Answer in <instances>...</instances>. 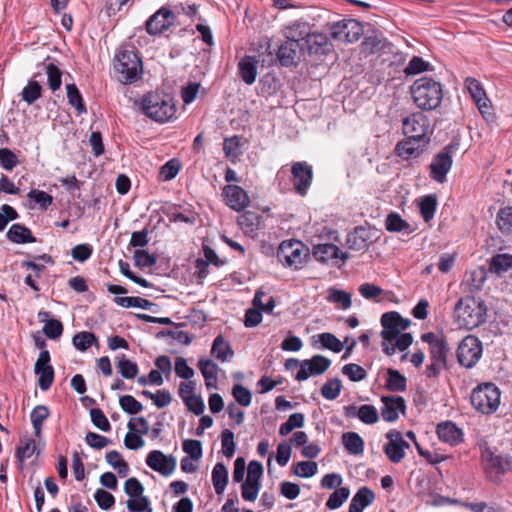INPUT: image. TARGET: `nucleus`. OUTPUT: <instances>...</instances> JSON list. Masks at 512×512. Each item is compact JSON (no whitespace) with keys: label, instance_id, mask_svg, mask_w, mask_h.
<instances>
[{"label":"nucleus","instance_id":"obj_36","mask_svg":"<svg viewBox=\"0 0 512 512\" xmlns=\"http://www.w3.org/2000/svg\"><path fill=\"white\" fill-rule=\"evenodd\" d=\"M42 90L40 83L37 80L31 79L21 92L22 100L31 105L41 98Z\"/></svg>","mask_w":512,"mask_h":512},{"label":"nucleus","instance_id":"obj_27","mask_svg":"<svg viewBox=\"0 0 512 512\" xmlns=\"http://www.w3.org/2000/svg\"><path fill=\"white\" fill-rule=\"evenodd\" d=\"M374 499L375 494L370 488L361 487L353 496L348 512H363L366 507L374 502Z\"/></svg>","mask_w":512,"mask_h":512},{"label":"nucleus","instance_id":"obj_62","mask_svg":"<svg viewBox=\"0 0 512 512\" xmlns=\"http://www.w3.org/2000/svg\"><path fill=\"white\" fill-rule=\"evenodd\" d=\"M90 416L92 423L104 432H108L111 429L110 422L107 417L103 413V411L99 408H92L90 410Z\"/></svg>","mask_w":512,"mask_h":512},{"label":"nucleus","instance_id":"obj_37","mask_svg":"<svg viewBox=\"0 0 512 512\" xmlns=\"http://www.w3.org/2000/svg\"><path fill=\"white\" fill-rule=\"evenodd\" d=\"M114 302L125 308L137 307L142 309L151 310L152 307H156L157 305L150 302L149 300L141 297H115Z\"/></svg>","mask_w":512,"mask_h":512},{"label":"nucleus","instance_id":"obj_35","mask_svg":"<svg viewBox=\"0 0 512 512\" xmlns=\"http://www.w3.org/2000/svg\"><path fill=\"white\" fill-rule=\"evenodd\" d=\"M211 353L221 362L228 361L233 356V351L231 350L230 345L221 335L214 339Z\"/></svg>","mask_w":512,"mask_h":512},{"label":"nucleus","instance_id":"obj_45","mask_svg":"<svg viewBox=\"0 0 512 512\" xmlns=\"http://www.w3.org/2000/svg\"><path fill=\"white\" fill-rule=\"evenodd\" d=\"M117 366L119 372L126 379H133L138 374V366L135 362L126 359L125 355L118 357Z\"/></svg>","mask_w":512,"mask_h":512},{"label":"nucleus","instance_id":"obj_51","mask_svg":"<svg viewBox=\"0 0 512 512\" xmlns=\"http://www.w3.org/2000/svg\"><path fill=\"white\" fill-rule=\"evenodd\" d=\"M221 444H222V453L227 458H232L235 453L236 444L234 441V433L225 429L221 433Z\"/></svg>","mask_w":512,"mask_h":512},{"label":"nucleus","instance_id":"obj_13","mask_svg":"<svg viewBox=\"0 0 512 512\" xmlns=\"http://www.w3.org/2000/svg\"><path fill=\"white\" fill-rule=\"evenodd\" d=\"M330 35L336 41L352 43L362 35V27L356 20H342L331 26Z\"/></svg>","mask_w":512,"mask_h":512},{"label":"nucleus","instance_id":"obj_53","mask_svg":"<svg viewBox=\"0 0 512 512\" xmlns=\"http://www.w3.org/2000/svg\"><path fill=\"white\" fill-rule=\"evenodd\" d=\"M128 428H129L130 432H128L125 435V438H124L125 446L131 450H136V449L142 448L144 446V440L142 439V437L140 435H137L132 432V431L136 430L135 425L132 422V420L129 421Z\"/></svg>","mask_w":512,"mask_h":512},{"label":"nucleus","instance_id":"obj_40","mask_svg":"<svg viewBox=\"0 0 512 512\" xmlns=\"http://www.w3.org/2000/svg\"><path fill=\"white\" fill-rule=\"evenodd\" d=\"M261 223V216L258 214L247 211L239 216L238 224L245 229L247 233H252L257 230Z\"/></svg>","mask_w":512,"mask_h":512},{"label":"nucleus","instance_id":"obj_29","mask_svg":"<svg viewBox=\"0 0 512 512\" xmlns=\"http://www.w3.org/2000/svg\"><path fill=\"white\" fill-rule=\"evenodd\" d=\"M7 238L17 244L36 242L31 230L21 224H13L7 232Z\"/></svg>","mask_w":512,"mask_h":512},{"label":"nucleus","instance_id":"obj_60","mask_svg":"<svg viewBox=\"0 0 512 512\" xmlns=\"http://www.w3.org/2000/svg\"><path fill=\"white\" fill-rule=\"evenodd\" d=\"M127 508L131 512H151L150 501L148 497L144 496L143 494L141 496L129 499L127 501Z\"/></svg>","mask_w":512,"mask_h":512},{"label":"nucleus","instance_id":"obj_52","mask_svg":"<svg viewBox=\"0 0 512 512\" xmlns=\"http://www.w3.org/2000/svg\"><path fill=\"white\" fill-rule=\"evenodd\" d=\"M497 225L503 233L512 232V207H504L497 214Z\"/></svg>","mask_w":512,"mask_h":512},{"label":"nucleus","instance_id":"obj_56","mask_svg":"<svg viewBox=\"0 0 512 512\" xmlns=\"http://www.w3.org/2000/svg\"><path fill=\"white\" fill-rule=\"evenodd\" d=\"M232 395L241 406L247 407L252 402V394L250 390L241 384H235L233 386Z\"/></svg>","mask_w":512,"mask_h":512},{"label":"nucleus","instance_id":"obj_10","mask_svg":"<svg viewBox=\"0 0 512 512\" xmlns=\"http://www.w3.org/2000/svg\"><path fill=\"white\" fill-rule=\"evenodd\" d=\"M483 353L482 342L474 335L464 337L459 343L456 351L458 363L467 369L476 366Z\"/></svg>","mask_w":512,"mask_h":512},{"label":"nucleus","instance_id":"obj_21","mask_svg":"<svg viewBox=\"0 0 512 512\" xmlns=\"http://www.w3.org/2000/svg\"><path fill=\"white\" fill-rule=\"evenodd\" d=\"M313 256L322 263L340 260L344 263L348 259V254L331 243L318 244L313 247Z\"/></svg>","mask_w":512,"mask_h":512},{"label":"nucleus","instance_id":"obj_19","mask_svg":"<svg viewBox=\"0 0 512 512\" xmlns=\"http://www.w3.org/2000/svg\"><path fill=\"white\" fill-rule=\"evenodd\" d=\"M146 464L152 470L169 476L176 468V458L172 455H165L159 450H153L147 455Z\"/></svg>","mask_w":512,"mask_h":512},{"label":"nucleus","instance_id":"obj_64","mask_svg":"<svg viewBox=\"0 0 512 512\" xmlns=\"http://www.w3.org/2000/svg\"><path fill=\"white\" fill-rule=\"evenodd\" d=\"M43 332L50 339H58L63 333V325L57 319H49L43 327Z\"/></svg>","mask_w":512,"mask_h":512},{"label":"nucleus","instance_id":"obj_18","mask_svg":"<svg viewBox=\"0 0 512 512\" xmlns=\"http://www.w3.org/2000/svg\"><path fill=\"white\" fill-rule=\"evenodd\" d=\"M331 365V361L322 355H314L311 359L301 362L296 380H307L311 375L323 374Z\"/></svg>","mask_w":512,"mask_h":512},{"label":"nucleus","instance_id":"obj_7","mask_svg":"<svg viewBox=\"0 0 512 512\" xmlns=\"http://www.w3.org/2000/svg\"><path fill=\"white\" fill-rule=\"evenodd\" d=\"M443 99L442 86L432 78H418V109L431 111L440 106Z\"/></svg>","mask_w":512,"mask_h":512},{"label":"nucleus","instance_id":"obj_23","mask_svg":"<svg viewBox=\"0 0 512 512\" xmlns=\"http://www.w3.org/2000/svg\"><path fill=\"white\" fill-rule=\"evenodd\" d=\"M382 402L381 416L387 422L396 421L399 412L405 409L404 399L400 396H383Z\"/></svg>","mask_w":512,"mask_h":512},{"label":"nucleus","instance_id":"obj_46","mask_svg":"<svg viewBox=\"0 0 512 512\" xmlns=\"http://www.w3.org/2000/svg\"><path fill=\"white\" fill-rule=\"evenodd\" d=\"M342 388V383L339 378H333L328 380L321 388L322 396L327 400L336 399Z\"/></svg>","mask_w":512,"mask_h":512},{"label":"nucleus","instance_id":"obj_58","mask_svg":"<svg viewBox=\"0 0 512 512\" xmlns=\"http://www.w3.org/2000/svg\"><path fill=\"white\" fill-rule=\"evenodd\" d=\"M322 346L335 353H339L343 349V343L332 333L325 332L319 335Z\"/></svg>","mask_w":512,"mask_h":512},{"label":"nucleus","instance_id":"obj_41","mask_svg":"<svg viewBox=\"0 0 512 512\" xmlns=\"http://www.w3.org/2000/svg\"><path fill=\"white\" fill-rule=\"evenodd\" d=\"M386 388L392 392L403 391L406 388V378L397 370L388 369Z\"/></svg>","mask_w":512,"mask_h":512},{"label":"nucleus","instance_id":"obj_38","mask_svg":"<svg viewBox=\"0 0 512 512\" xmlns=\"http://www.w3.org/2000/svg\"><path fill=\"white\" fill-rule=\"evenodd\" d=\"M66 91L69 104L77 110L78 114L86 113L87 109L77 86L75 84H67Z\"/></svg>","mask_w":512,"mask_h":512},{"label":"nucleus","instance_id":"obj_55","mask_svg":"<svg viewBox=\"0 0 512 512\" xmlns=\"http://www.w3.org/2000/svg\"><path fill=\"white\" fill-rule=\"evenodd\" d=\"M342 373L353 382L362 381L367 376L365 369L354 363L343 366Z\"/></svg>","mask_w":512,"mask_h":512},{"label":"nucleus","instance_id":"obj_33","mask_svg":"<svg viewBox=\"0 0 512 512\" xmlns=\"http://www.w3.org/2000/svg\"><path fill=\"white\" fill-rule=\"evenodd\" d=\"M512 269V255L511 254H496L489 263V270L492 273L501 275Z\"/></svg>","mask_w":512,"mask_h":512},{"label":"nucleus","instance_id":"obj_30","mask_svg":"<svg viewBox=\"0 0 512 512\" xmlns=\"http://www.w3.org/2000/svg\"><path fill=\"white\" fill-rule=\"evenodd\" d=\"M198 368L201 371L207 388L215 387L217 383L218 365L210 359H200Z\"/></svg>","mask_w":512,"mask_h":512},{"label":"nucleus","instance_id":"obj_5","mask_svg":"<svg viewBox=\"0 0 512 512\" xmlns=\"http://www.w3.org/2000/svg\"><path fill=\"white\" fill-rule=\"evenodd\" d=\"M500 390L493 383H484L477 386L471 393V404L483 413L491 414L497 410L500 404Z\"/></svg>","mask_w":512,"mask_h":512},{"label":"nucleus","instance_id":"obj_1","mask_svg":"<svg viewBox=\"0 0 512 512\" xmlns=\"http://www.w3.org/2000/svg\"><path fill=\"white\" fill-rule=\"evenodd\" d=\"M380 322L383 351L387 355H393L396 350L404 351L412 344L413 336L403 333L411 325V320L403 318L397 311H390L382 314Z\"/></svg>","mask_w":512,"mask_h":512},{"label":"nucleus","instance_id":"obj_12","mask_svg":"<svg viewBox=\"0 0 512 512\" xmlns=\"http://www.w3.org/2000/svg\"><path fill=\"white\" fill-rule=\"evenodd\" d=\"M456 149L457 144H449L432 159L429 165L430 177L437 183L443 184L447 181V174L452 168L453 153Z\"/></svg>","mask_w":512,"mask_h":512},{"label":"nucleus","instance_id":"obj_3","mask_svg":"<svg viewBox=\"0 0 512 512\" xmlns=\"http://www.w3.org/2000/svg\"><path fill=\"white\" fill-rule=\"evenodd\" d=\"M141 108L147 117L158 123L168 122L176 112L174 99L168 94L158 92H149L144 95Z\"/></svg>","mask_w":512,"mask_h":512},{"label":"nucleus","instance_id":"obj_59","mask_svg":"<svg viewBox=\"0 0 512 512\" xmlns=\"http://www.w3.org/2000/svg\"><path fill=\"white\" fill-rule=\"evenodd\" d=\"M358 418L365 424H374L378 421V412L372 405L364 404L357 411Z\"/></svg>","mask_w":512,"mask_h":512},{"label":"nucleus","instance_id":"obj_39","mask_svg":"<svg viewBox=\"0 0 512 512\" xmlns=\"http://www.w3.org/2000/svg\"><path fill=\"white\" fill-rule=\"evenodd\" d=\"M49 88L55 92L62 84V71L53 63H44Z\"/></svg>","mask_w":512,"mask_h":512},{"label":"nucleus","instance_id":"obj_48","mask_svg":"<svg viewBox=\"0 0 512 512\" xmlns=\"http://www.w3.org/2000/svg\"><path fill=\"white\" fill-rule=\"evenodd\" d=\"M27 197L42 210H46L53 202V197L50 194L38 189H32Z\"/></svg>","mask_w":512,"mask_h":512},{"label":"nucleus","instance_id":"obj_8","mask_svg":"<svg viewBox=\"0 0 512 512\" xmlns=\"http://www.w3.org/2000/svg\"><path fill=\"white\" fill-rule=\"evenodd\" d=\"M481 460L487 478L493 482L500 481L501 477L511 469L510 458L497 453L490 447L482 448Z\"/></svg>","mask_w":512,"mask_h":512},{"label":"nucleus","instance_id":"obj_24","mask_svg":"<svg viewBox=\"0 0 512 512\" xmlns=\"http://www.w3.org/2000/svg\"><path fill=\"white\" fill-rule=\"evenodd\" d=\"M436 431L440 440L451 445H457L463 441L462 430L451 421L438 424Z\"/></svg>","mask_w":512,"mask_h":512},{"label":"nucleus","instance_id":"obj_4","mask_svg":"<svg viewBox=\"0 0 512 512\" xmlns=\"http://www.w3.org/2000/svg\"><path fill=\"white\" fill-rule=\"evenodd\" d=\"M427 346L431 364L426 368L427 377H435L446 365L447 347L444 336L440 332H426L420 336Z\"/></svg>","mask_w":512,"mask_h":512},{"label":"nucleus","instance_id":"obj_43","mask_svg":"<svg viewBox=\"0 0 512 512\" xmlns=\"http://www.w3.org/2000/svg\"><path fill=\"white\" fill-rule=\"evenodd\" d=\"M305 422V416L303 413H294L291 414L288 420L281 424L279 428V434L281 436L288 435L295 428L303 427Z\"/></svg>","mask_w":512,"mask_h":512},{"label":"nucleus","instance_id":"obj_11","mask_svg":"<svg viewBox=\"0 0 512 512\" xmlns=\"http://www.w3.org/2000/svg\"><path fill=\"white\" fill-rule=\"evenodd\" d=\"M142 63L135 52L120 51L116 56L115 70L121 75L120 81L133 83L139 78Z\"/></svg>","mask_w":512,"mask_h":512},{"label":"nucleus","instance_id":"obj_14","mask_svg":"<svg viewBox=\"0 0 512 512\" xmlns=\"http://www.w3.org/2000/svg\"><path fill=\"white\" fill-rule=\"evenodd\" d=\"M291 174L295 191L305 196L313 179L312 167L306 162H295L291 167Z\"/></svg>","mask_w":512,"mask_h":512},{"label":"nucleus","instance_id":"obj_17","mask_svg":"<svg viewBox=\"0 0 512 512\" xmlns=\"http://www.w3.org/2000/svg\"><path fill=\"white\" fill-rule=\"evenodd\" d=\"M415 122L414 115L403 119V134L406 135L407 138L399 141L395 147V153L402 159H409L416 151V137L413 135L408 136L410 132L415 130Z\"/></svg>","mask_w":512,"mask_h":512},{"label":"nucleus","instance_id":"obj_6","mask_svg":"<svg viewBox=\"0 0 512 512\" xmlns=\"http://www.w3.org/2000/svg\"><path fill=\"white\" fill-rule=\"evenodd\" d=\"M306 28L305 23L294 22L286 27L287 40L280 45L277 51V57L281 65L291 66L297 63L300 53V44L298 38L299 29Z\"/></svg>","mask_w":512,"mask_h":512},{"label":"nucleus","instance_id":"obj_49","mask_svg":"<svg viewBox=\"0 0 512 512\" xmlns=\"http://www.w3.org/2000/svg\"><path fill=\"white\" fill-rule=\"evenodd\" d=\"M96 341L95 335L87 331L77 333L72 339L73 345L80 351H86Z\"/></svg>","mask_w":512,"mask_h":512},{"label":"nucleus","instance_id":"obj_26","mask_svg":"<svg viewBox=\"0 0 512 512\" xmlns=\"http://www.w3.org/2000/svg\"><path fill=\"white\" fill-rule=\"evenodd\" d=\"M298 38L305 40L310 53L324 54L326 53L328 41L327 38L322 34H310L307 33L305 28L298 30Z\"/></svg>","mask_w":512,"mask_h":512},{"label":"nucleus","instance_id":"obj_25","mask_svg":"<svg viewBox=\"0 0 512 512\" xmlns=\"http://www.w3.org/2000/svg\"><path fill=\"white\" fill-rule=\"evenodd\" d=\"M438 208V196L435 193L422 196L418 200V210L423 221L431 226Z\"/></svg>","mask_w":512,"mask_h":512},{"label":"nucleus","instance_id":"obj_32","mask_svg":"<svg viewBox=\"0 0 512 512\" xmlns=\"http://www.w3.org/2000/svg\"><path fill=\"white\" fill-rule=\"evenodd\" d=\"M212 483L216 494L224 492L228 483V469L222 462H218L212 470Z\"/></svg>","mask_w":512,"mask_h":512},{"label":"nucleus","instance_id":"obj_47","mask_svg":"<svg viewBox=\"0 0 512 512\" xmlns=\"http://www.w3.org/2000/svg\"><path fill=\"white\" fill-rule=\"evenodd\" d=\"M180 168V162L177 159H171L160 168L159 178L162 181H170L176 177Z\"/></svg>","mask_w":512,"mask_h":512},{"label":"nucleus","instance_id":"obj_50","mask_svg":"<svg viewBox=\"0 0 512 512\" xmlns=\"http://www.w3.org/2000/svg\"><path fill=\"white\" fill-rule=\"evenodd\" d=\"M318 466L313 461H301L294 465L293 472L302 478H309L317 473Z\"/></svg>","mask_w":512,"mask_h":512},{"label":"nucleus","instance_id":"obj_34","mask_svg":"<svg viewBox=\"0 0 512 512\" xmlns=\"http://www.w3.org/2000/svg\"><path fill=\"white\" fill-rule=\"evenodd\" d=\"M385 228L389 232H402L404 234H410L413 231L410 225L395 212H392L387 216L385 220Z\"/></svg>","mask_w":512,"mask_h":512},{"label":"nucleus","instance_id":"obj_22","mask_svg":"<svg viewBox=\"0 0 512 512\" xmlns=\"http://www.w3.org/2000/svg\"><path fill=\"white\" fill-rule=\"evenodd\" d=\"M372 242V231L364 226L355 227L346 239V245L354 251H365Z\"/></svg>","mask_w":512,"mask_h":512},{"label":"nucleus","instance_id":"obj_42","mask_svg":"<svg viewBox=\"0 0 512 512\" xmlns=\"http://www.w3.org/2000/svg\"><path fill=\"white\" fill-rule=\"evenodd\" d=\"M350 489L348 487H339L329 497L326 507L330 510L337 509L349 498Z\"/></svg>","mask_w":512,"mask_h":512},{"label":"nucleus","instance_id":"obj_28","mask_svg":"<svg viewBox=\"0 0 512 512\" xmlns=\"http://www.w3.org/2000/svg\"><path fill=\"white\" fill-rule=\"evenodd\" d=\"M257 64L258 60L254 56H245L238 63L239 75L247 85H252L256 80Z\"/></svg>","mask_w":512,"mask_h":512},{"label":"nucleus","instance_id":"obj_54","mask_svg":"<svg viewBox=\"0 0 512 512\" xmlns=\"http://www.w3.org/2000/svg\"><path fill=\"white\" fill-rule=\"evenodd\" d=\"M119 405L128 414H137L143 410V405L131 395L121 396Z\"/></svg>","mask_w":512,"mask_h":512},{"label":"nucleus","instance_id":"obj_16","mask_svg":"<svg viewBox=\"0 0 512 512\" xmlns=\"http://www.w3.org/2000/svg\"><path fill=\"white\" fill-rule=\"evenodd\" d=\"M386 437L389 441L384 446V452L390 461L399 463L404 458L405 450L410 448V445L397 430H390Z\"/></svg>","mask_w":512,"mask_h":512},{"label":"nucleus","instance_id":"obj_57","mask_svg":"<svg viewBox=\"0 0 512 512\" xmlns=\"http://www.w3.org/2000/svg\"><path fill=\"white\" fill-rule=\"evenodd\" d=\"M18 163V157L12 150L8 148L0 149V165L3 169L11 171L18 165Z\"/></svg>","mask_w":512,"mask_h":512},{"label":"nucleus","instance_id":"obj_61","mask_svg":"<svg viewBox=\"0 0 512 512\" xmlns=\"http://www.w3.org/2000/svg\"><path fill=\"white\" fill-rule=\"evenodd\" d=\"M183 451L190 456L191 459L199 460L202 457V444L199 440L186 439L183 441Z\"/></svg>","mask_w":512,"mask_h":512},{"label":"nucleus","instance_id":"obj_44","mask_svg":"<svg viewBox=\"0 0 512 512\" xmlns=\"http://www.w3.org/2000/svg\"><path fill=\"white\" fill-rule=\"evenodd\" d=\"M327 300L332 303H338L343 309L350 308L352 304L350 294L336 288L328 290Z\"/></svg>","mask_w":512,"mask_h":512},{"label":"nucleus","instance_id":"obj_20","mask_svg":"<svg viewBox=\"0 0 512 512\" xmlns=\"http://www.w3.org/2000/svg\"><path fill=\"white\" fill-rule=\"evenodd\" d=\"M226 204L235 211L244 210L250 203L247 192L237 185H227L222 192Z\"/></svg>","mask_w":512,"mask_h":512},{"label":"nucleus","instance_id":"obj_15","mask_svg":"<svg viewBox=\"0 0 512 512\" xmlns=\"http://www.w3.org/2000/svg\"><path fill=\"white\" fill-rule=\"evenodd\" d=\"M176 15L172 10L161 7L146 22V31L150 35H158L170 28L175 22Z\"/></svg>","mask_w":512,"mask_h":512},{"label":"nucleus","instance_id":"obj_63","mask_svg":"<svg viewBox=\"0 0 512 512\" xmlns=\"http://www.w3.org/2000/svg\"><path fill=\"white\" fill-rule=\"evenodd\" d=\"M38 377V386L42 391L48 390L54 381V369L52 366L44 367L40 369L39 373H36Z\"/></svg>","mask_w":512,"mask_h":512},{"label":"nucleus","instance_id":"obj_31","mask_svg":"<svg viewBox=\"0 0 512 512\" xmlns=\"http://www.w3.org/2000/svg\"><path fill=\"white\" fill-rule=\"evenodd\" d=\"M342 444L352 455H361L364 451V441L356 432H346L342 434Z\"/></svg>","mask_w":512,"mask_h":512},{"label":"nucleus","instance_id":"obj_9","mask_svg":"<svg viewBox=\"0 0 512 512\" xmlns=\"http://www.w3.org/2000/svg\"><path fill=\"white\" fill-rule=\"evenodd\" d=\"M308 255V249L298 240L283 241L277 251V259L283 265L295 270L301 268Z\"/></svg>","mask_w":512,"mask_h":512},{"label":"nucleus","instance_id":"obj_2","mask_svg":"<svg viewBox=\"0 0 512 512\" xmlns=\"http://www.w3.org/2000/svg\"><path fill=\"white\" fill-rule=\"evenodd\" d=\"M486 316L487 306L481 298L465 297L455 306V317L460 328H477L486 321Z\"/></svg>","mask_w":512,"mask_h":512}]
</instances>
